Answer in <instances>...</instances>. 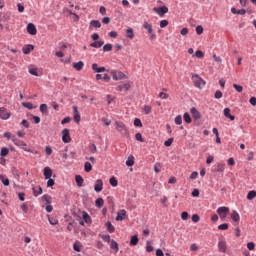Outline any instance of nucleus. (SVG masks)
<instances>
[{
  "mask_svg": "<svg viewBox=\"0 0 256 256\" xmlns=\"http://www.w3.org/2000/svg\"><path fill=\"white\" fill-rule=\"evenodd\" d=\"M84 170L86 171V173H90V171H93V166L90 162H85Z\"/></svg>",
  "mask_w": 256,
  "mask_h": 256,
  "instance_id": "37",
  "label": "nucleus"
},
{
  "mask_svg": "<svg viewBox=\"0 0 256 256\" xmlns=\"http://www.w3.org/2000/svg\"><path fill=\"white\" fill-rule=\"evenodd\" d=\"M110 249H113V251H115V253L119 252V244L117 243V241L111 240Z\"/></svg>",
  "mask_w": 256,
  "mask_h": 256,
  "instance_id": "26",
  "label": "nucleus"
},
{
  "mask_svg": "<svg viewBox=\"0 0 256 256\" xmlns=\"http://www.w3.org/2000/svg\"><path fill=\"white\" fill-rule=\"evenodd\" d=\"M82 219L84 223H91V216L85 211L82 212Z\"/></svg>",
  "mask_w": 256,
  "mask_h": 256,
  "instance_id": "29",
  "label": "nucleus"
},
{
  "mask_svg": "<svg viewBox=\"0 0 256 256\" xmlns=\"http://www.w3.org/2000/svg\"><path fill=\"white\" fill-rule=\"evenodd\" d=\"M143 28L146 29L148 35L153 33V25L149 24L148 22L143 23Z\"/></svg>",
  "mask_w": 256,
  "mask_h": 256,
  "instance_id": "25",
  "label": "nucleus"
},
{
  "mask_svg": "<svg viewBox=\"0 0 256 256\" xmlns=\"http://www.w3.org/2000/svg\"><path fill=\"white\" fill-rule=\"evenodd\" d=\"M153 11L159 15V17H165V14L169 13L167 6L154 7Z\"/></svg>",
  "mask_w": 256,
  "mask_h": 256,
  "instance_id": "5",
  "label": "nucleus"
},
{
  "mask_svg": "<svg viewBox=\"0 0 256 256\" xmlns=\"http://www.w3.org/2000/svg\"><path fill=\"white\" fill-rule=\"evenodd\" d=\"M127 217V211L125 209L118 211L116 221H123Z\"/></svg>",
  "mask_w": 256,
  "mask_h": 256,
  "instance_id": "14",
  "label": "nucleus"
},
{
  "mask_svg": "<svg viewBox=\"0 0 256 256\" xmlns=\"http://www.w3.org/2000/svg\"><path fill=\"white\" fill-rule=\"evenodd\" d=\"M62 141L63 143H71V135L69 129L65 128L62 130Z\"/></svg>",
  "mask_w": 256,
  "mask_h": 256,
  "instance_id": "6",
  "label": "nucleus"
},
{
  "mask_svg": "<svg viewBox=\"0 0 256 256\" xmlns=\"http://www.w3.org/2000/svg\"><path fill=\"white\" fill-rule=\"evenodd\" d=\"M48 221L50 225H59V220H57L56 218H51L48 216Z\"/></svg>",
  "mask_w": 256,
  "mask_h": 256,
  "instance_id": "49",
  "label": "nucleus"
},
{
  "mask_svg": "<svg viewBox=\"0 0 256 256\" xmlns=\"http://www.w3.org/2000/svg\"><path fill=\"white\" fill-rule=\"evenodd\" d=\"M111 76L114 81H121L123 79H127V75L125 73L118 70H111Z\"/></svg>",
  "mask_w": 256,
  "mask_h": 256,
  "instance_id": "2",
  "label": "nucleus"
},
{
  "mask_svg": "<svg viewBox=\"0 0 256 256\" xmlns=\"http://www.w3.org/2000/svg\"><path fill=\"white\" fill-rule=\"evenodd\" d=\"M0 181L3 183L5 187H9V180L5 178L3 175H0Z\"/></svg>",
  "mask_w": 256,
  "mask_h": 256,
  "instance_id": "40",
  "label": "nucleus"
},
{
  "mask_svg": "<svg viewBox=\"0 0 256 256\" xmlns=\"http://www.w3.org/2000/svg\"><path fill=\"white\" fill-rule=\"evenodd\" d=\"M190 113H191L193 119H195V121H198V119H201V112H199V111L197 110V108L192 107V108L190 109Z\"/></svg>",
  "mask_w": 256,
  "mask_h": 256,
  "instance_id": "9",
  "label": "nucleus"
},
{
  "mask_svg": "<svg viewBox=\"0 0 256 256\" xmlns=\"http://www.w3.org/2000/svg\"><path fill=\"white\" fill-rule=\"evenodd\" d=\"M135 139H136V141H139L140 143L145 142V140L143 139V135L139 132L135 134Z\"/></svg>",
  "mask_w": 256,
  "mask_h": 256,
  "instance_id": "44",
  "label": "nucleus"
},
{
  "mask_svg": "<svg viewBox=\"0 0 256 256\" xmlns=\"http://www.w3.org/2000/svg\"><path fill=\"white\" fill-rule=\"evenodd\" d=\"M29 73L30 75H34V77H39V72L37 71V68H30Z\"/></svg>",
  "mask_w": 256,
  "mask_h": 256,
  "instance_id": "50",
  "label": "nucleus"
},
{
  "mask_svg": "<svg viewBox=\"0 0 256 256\" xmlns=\"http://www.w3.org/2000/svg\"><path fill=\"white\" fill-rule=\"evenodd\" d=\"M224 117H226L227 119H230V121H235V116L231 115V109L229 108L224 109Z\"/></svg>",
  "mask_w": 256,
  "mask_h": 256,
  "instance_id": "21",
  "label": "nucleus"
},
{
  "mask_svg": "<svg viewBox=\"0 0 256 256\" xmlns=\"http://www.w3.org/2000/svg\"><path fill=\"white\" fill-rule=\"evenodd\" d=\"M9 117H11V114L9 112H7V109L5 108H0V119H4L7 120L9 119Z\"/></svg>",
  "mask_w": 256,
  "mask_h": 256,
  "instance_id": "12",
  "label": "nucleus"
},
{
  "mask_svg": "<svg viewBox=\"0 0 256 256\" xmlns=\"http://www.w3.org/2000/svg\"><path fill=\"white\" fill-rule=\"evenodd\" d=\"M40 112L43 115H47V113H49V108H48L47 104H41L40 105Z\"/></svg>",
  "mask_w": 256,
  "mask_h": 256,
  "instance_id": "32",
  "label": "nucleus"
},
{
  "mask_svg": "<svg viewBox=\"0 0 256 256\" xmlns=\"http://www.w3.org/2000/svg\"><path fill=\"white\" fill-rule=\"evenodd\" d=\"M72 67H74L76 71H83V67H85V63H83V61L74 62L72 64Z\"/></svg>",
  "mask_w": 256,
  "mask_h": 256,
  "instance_id": "16",
  "label": "nucleus"
},
{
  "mask_svg": "<svg viewBox=\"0 0 256 256\" xmlns=\"http://www.w3.org/2000/svg\"><path fill=\"white\" fill-rule=\"evenodd\" d=\"M233 88L238 92V93H243V86L239 84H233Z\"/></svg>",
  "mask_w": 256,
  "mask_h": 256,
  "instance_id": "53",
  "label": "nucleus"
},
{
  "mask_svg": "<svg viewBox=\"0 0 256 256\" xmlns=\"http://www.w3.org/2000/svg\"><path fill=\"white\" fill-rule=\"evenodd\" d=\"M193 83H194V86L197 87L198 89H203V87H205L206 85L205 80L199 77V75H195L193 77Z\"/></svg>",
  "mask_w": 256,
  "mask_h": 256,
  "instance_id": "3",
  "label": "nucleus"
},
{
  "mask_svg": "<svg viewBox=\"0 0 256 256\" xmlns=\"http://www.w3.org/2000/svg\"><path fill=\"white\" fill-rule=\"evenodd\" d=\"M183 118H184L185 123H191V121H192L191 116L187 112L184 113Z\"/></svg>",
  "mask_w": 256,
  "mask_h": 256,
  "instance_id": "52",
  "label": "nucleus"
},
{
  "mask_svg": "<svg viewBox=\"0 0 256 256\" xmlns=\"http://www.w3.org/2000/svg\"><path fill=\"white\" fill-rule=\"evenodd\" d=\"M175 123L176 125H181V123H183V117H181V115H178L175 117Z\"/></svg>",
  "mask_w": 256,
  "mask_h": 256,
  "instance_id": "55",
  "label": "nucleus"
},
{
  "mask_svg": "<svg viewBox=\"0 0 256 256\" xmlns=\"http://www.w3.org/2000/svg\"><path fill=\"white\" fill-rule=\"evenodd\" d=\"M33 49H35V46H33V44H28L22 48V52L24 55H29Z\"/></svg>",
  "mask_w": 256,
  "mask_h": 256,
  "instance_id": "15",
  "label": "nucleus"
},
{
  "mask_svg": "<svg viewBox=\"0 0 256 256\" xmlns=\"http://www.w3.org/2000/svg\"><path fill=\"white\" fill-rule=\"evenodd\" d=\"M22 105L26 109H30V110L33 109V103H31V102H23Z\"/></svg>",
  "mask_w": 256,
  "mask_h": 256,
  "instance_id": "56",
  "label": "nucleus"
},
{
  "mask_svg": "<svg viewBox=\"0 0 256 256\" xmlns=\"http://www.w3.org/2000/svg\"><path fill=\"white\" fill-rule=\"evenodd\" d=\"M131 89V83H124L116 87V91H129Z\"/></svg>",
  "mask_w": 256,
  "mask_h": 256,
  "instance_id": "11",
  "label": "nucleus"
},
{
  "mask_svg": "<svg viewBox=\"0 0 256 256\" xmlns=\"http://www.w3.org/2000/svg\"><path fill=\"white\" fill-rule=\"evenodd\" d=\"M75 181H76V185L78 186V187H83V176H81V175H76L75 176Z\"/></svg>",
  "mask_w": 256,
  "mask_h": 256,
  "instance_id": "28",
  "label": "nucleus"
},
{
  "mask_svg": "<svg viewBox=\"0 0 256 256\" xmlns=\"http://www.w3.org/2000/svg\"><path fill=\"white\" fill-rule=\"evenodd\" d=\"M44 177L45 179H51L53 177V170H51L49 167L44 168Z\"/></svg>",
  "mask_w": 256,
  "mask_h": 256,
  "instance_id": "23",
  "label": "nucleus"
},
{
  "mask_svg": "<svg viewBox=\"0 0 256 256\" xmlns=\"http://www.w3.org/2000/svg\"><path fill=\"white\" fill-rule=\"evenodd\" d=\"M231 219L235 223H239V221H241V216H239V212L234 210L231 214Z\"/></svg>",
  "mask_w": 256,
  "mask_h": 256,
  "instance_id": "22",
  "label": "nucleus"
},
{
  "mask_svg": "<svg viewBox=\"0 0 256 256\" xmlns=\"http://www.w3.org/2000/svg\"><path fill=\"white\" fill-rule=\"evenodd\" d=\"M27 33H29V35H37V27H35V24L29 23L27 25Z\"/></svg>",
  "mask_w": 256,
  "mask_h": 256,
  "instance_id": "10",
  "label": "nucleus"
},
{
  "mask_svg": "<svg viewBox=\"0 0 256 256\" xmlns=\"http://www.w3.org/2000/svg\"><path fill=\"white\" fill-rule=\"evenodd\" d=\"M103 205H105V201L103 200V198H97L95 201V206L98 209H102Z\"/></svg>",
  "mask_w": 256,
  "mask_h": 256,
  "instance_id": "27",
  "label": "nucleus"
},
{
  "mask_svg": "<svg viewBox=\"0 0 256 256\" xmlns=\"http://www.w3.org/2000/svg\"><path fill=\"white\" fill-rule=\"evenodd\" d=\"M215 171H216L217 173H223V171H225V164L219 163V164L216 166Z\"/></svg>",
  "mask_w": 256,
  "mask_h": 256,
  "instance_id": "36",
  "label": "nucleus"
},
{
  "mask_svg": "<svg viewBox=\"0 0 256 256\" xmlns=\"http://www.w3.org/2000/svg\"><path fill=\"white\" fill-rule=\"evenodd\" d=\"M181 219H182V221H187V219H189V213L188 212H182L181 213Z\"/></svg>",
  "mask_w": 256,
  "mask_h": 256,
  "instance_id": "60",
  "label": "nucleus"
},
{
  "mask_svg": "<svg viewBox=\"0 0 256 256\" xmlns=\"http://www.w3.org/2000/svg\"><path fill=\"white\" fill-rule=\"evenodd\" d=\"M73 112H74L75 123H80L81 122V114L79 113L77 106H73Z\"/></svg>",
  "mask_w": 256,
  "mask_h": 256,
  "instance_id": "13",
  "label": "nucleus"
},
{
  "mask_svg": "<svg viewBox=\"0 0 256 256\" xmlns=\"http://www.w3.org/2000/svg\"><path fill=\"white\" fill-rule=\"evenodd\" d=\"M12 141H13L14 145H16L17 147H27V143L23 142V140H19V139L13 137Z\"/></svg>",
  "mask_w": 256,
  "mask_h": 256,
  "instance_id": "19",
  "label": "nucleus"
},
{
  "mask_svg": "<svg viewBox=\"0 0 256 256\" xmlns=\"http://www.w3.org/2000/svg\"><path fill=\"white\" fill-rule=\"evenodd\" d=\"M216 213L219 215L220 219H226L227 215H229V207H226V206L219 207L216 210Z\"/></svg>",
  "mask_w": 256,
  "mask_h": 256,
  "instance_id": "4",
  "label": "nucleus"
},
{
  "mask_svg": "<svg viewBox=\"0 0 256 256\" xmlns=\"http://www.w3.org/2000/svg\"><path fill=\"white\" fill-rule=\"evenodd\" d=\"M42 201H45L47 205H51V196L45 194L42 196Z\"/></svg>",
  "mask_w": 256,
  "mask_h": 256,
  "instance_id": "41",
  "label": "nucleus"
},
{
  "mask_svg": "<svg viewBox=\"0 0 256 256\" xmlns=\"http://www.w3.org/2000/svg\"><path fill=\"white\" fill-rule=\"evenodd\" d=\"M167 25H169V21L168 20H161L160 21L161 29H165V27H167Z\"/></svg>",
  "mask_w": 256,
  "mask_h": 256,
  "instance_id": "59",
  "label": "nucleus"
},
{
  "mask_svg": "<svg viewBox=\"0 0 256 256\" xmlns=\"http://www.w3.org/2000/svg\"><path fill=\"white\" fill-rule=\"evenodd\" d=\"M115 125L118 133H121V135H123L124 137L129 135V129L127 128L125 123L116 121Z\"/></svg>",
  "mask_w": 256,
  "mask_h": 256,
  "instance_id": "1",
  "label": "nucleus"
},
{
  "mask_svg": "<svg viewBox=\"0 0 256 256\" xmlns=\"http://www.w3.org/2000/svg\"><path fill=\"white\" fill-rule=\"evenodd\" d=\"M256 197V191L255 190H251L248 192L247 194V199L248 201H253V199H255Z\"/></svg>",
  "mask_w": 256,
  "mask_h": 256,
  "instance_id": "35",
  "label": "nucleus"
},
{
  "mask_svg": "<svg viewBox=\"0 0 256 256\" xmlns=\"http://www.w3.org/2000/svg\"><path fill=\"white\" fill-rule=\"evenodd\" d=\"M138 243H139V237L137 235L132 236L130 239V245L132 247H135V245H137Z\"/></svg>",
  "mask_w": 256,
  "mask_h": 256,
  "instance_id": "30",
  "label": "nucleus"
},
{
  "mask_svg": "<svg viewBox=\"0 0 256 256\" xmlns=\"http://www.w3.org/2000/svg\"><path fill=\"white\" fill-rule=\"evenodd\" d=\"M1 157H7L9 155V149L7 147H3L0 152Z\"/></svg>",
  "mask_w": 256,
  "mask_h": 256,
  "instance_id": "39",
  "label": "nucleus"
},
{
  "mask_svg": "<svg viewBox=\"0 0 256 256\" xmlns=\"http://www.w3.org/2000/svg\"><path fill=\"white\" fill-rule=\"evenodd\" d=\"M126 38L130 40L135 39V30L133 28L126 29Z\"/></svg>",
  "mask_w": 256,
  "mask_h": 256,
  "instance_id": "18",
  "label": "nucleus"
},
{
  "mask_svg": "<svg viewBox=\"0 0 256 256\" xmlns=\"http://www.w3.org/2000/svg\"><path fill=\"white\" fill-rule=\"evenodd\" d=\"M146 243H147L146 251L148 253H152V251H154L155 248L153 246H151V241L148 240Z\"/></svg>",
  "mask_w": 256,
  "mask_h": 256,
  "instance_id": "47",
  "label": "nucleus"
},
{
  "mask_svg": "<svg viewBox=\"0 0 256 256\" xmlns=\"http://www.w3.org/2000/svg\"><path fill=\"white\" fill-rule=\"evenodd\" d=\"M151 111H152L151 106H149V105L144 106L143 112L145 113V115H151Z\"/></svg>",
  "mask_w": 256,
  "mask_h": 256,
  "instance_id": "42",
  "label": "nucleus"
},
{
  "mask_svg": "<svg viewBox=\"0 0 256 256\" xmlns=\"http://www.w3.org/2000/svg\"><path fill=\"white\" fill-rule=\"evenodd\" d=\"M215 99H221V97H223V92H221L220 90H217L214 94Z\"/></svg>",
  "mask_w": 256,
  "mask_h": 256,
  "instance_id": "62",
  "label": "nucleus"
},
{
  "mask_svg": "<svg viewBox=\"0 0 256 256\" xmlns=\"http://www.w3.org/2000/svg\"><path fill=\"white\" fill-rule=\"evenodd\" d=\"M94 191H96V193H101V191H103V180H96V183L94 185Z\"/></svg>",
  "mask_w": 256,
  "mask_h": 256,
  "instance_id": "8",
  "label": "nucleus"
},
{
  "mask_svg": "<svg viewBox=\"0 0 256 256\" xmlns=\"http://www.w3.org/2000/svg\"><path fill=\"white\" fill-rule=\"evenodd\" d=\"M195 57H197L198 59H203V57H205V54L203 53V51L197 50L195 52Z\"/></svg>",
  "mask_w": 256,
  "mask_h": 256,
  "instance_id": "54",
  "label": "nucleus"
},
{
  "mask_svg": "<svg viewBox=\"0 0 256 256\" xmlns=\"http://www.w3.org/2000/svg\"><path fill=\"white\" fill-rule=\"evenodd\" d=\"M192 221L193 223H199V221H201V217H199L198 214H194L192 215Z\"/></svg>",
  "mask_w": 256,
  "mask_h": 256,
  "instance_id": "57",
  "label": "nucleus"
},
{
  "mask_svg": "<svg viewBox=\"0 0 256 256\" xmlns=\"http://www.w3.org/2000/svg\"><path fill=\"white\" fill-rule=\"evenodd\" d=\"M196 33H197V35H203V26L198 25L196 27Z\"/></svg>",
  "mask_w": 256,
  "mask_h": 256,
  "instance_id": "61",
  "label": "nucleus"
},
{
  "mask_svg": "<svg viewBox=\"0 0 256 256\" xmlns=\"http://www.w3.org/2000/svg\"><path fill=\"white\" fill-rule=\"evenodd\" d=\"M92 69L96 73H103V72L107 71V69L105 67H99V65H97V63L92 64Z\"/></svg>",
  "mask_w": 256,
  "mask_h": 256,
  "instance_id": "20",
  "label": "nucleus"
},
{
  "mask_svg": "<svg viewBox=\"0 0 256 256\" xmlns=\"http://www.w3.org/2000/svg\"><path fill=\"white\" fill-rule=\"evenodd\" d=\"M231 13H233V15H245V13H247V10L245 9L237 10L235 7H232Z\"/></svg>",
  "mask_w": 256,
  "mask_h": 256,
  "instance_id": "24",
  "label": "nucleus"
},
{
  "mask_svg": "<svg viewBox=\"0 0 256 256\" xmlns=\"http://www.w3.org/2000/svg\"><path fill=\"white\" fill-rule=\"evenodd\" d=\"M104 53H107V51H113V45L112 44H106L103 46Z\"/></svg>",
  "mask_w": 256,
  "mask_h": 256,
  "instance_id": "45",
  "label": "nucleus"
},
{
  "mask_svg": "<svg viewBox=\"0 0 256 256\" xmlns=\"http://www.w3.org/2000/svg\"><path fill=\"white\" fill-rule=\"evenodd\" d=\"M105 226L107 227V231L108 233H115V226H113V224H111V222H106Z\"/></svg>",
  "mask_w": 256,
  "mask_h": 256,
  "instance_id": "31",
  "label": "nucleus"
},
{
  "mask_svg": "<svg viewBox=\"0 0 256 256\" xmlns=\"http://www.w3.org/2000/svg\"><path fill=\"white\" fill-rule=\"evenodd\" d=\"M110 185H112V187H117V185H119V182L117 181V179L115 177H111L109 180Z\"/></svg>",
  "mask_w": 256,
  "mask_h": 256,
  "instance_id": "43",
  "label": "nucleus"
},
{
  "mask_svg": "<svg viewBox=\"0 0 256 256\" xmlns=\"http://www.w3.org/2000/svg\"><path fill=\"white\" fill-rule=\"evenodd\" d=\"M218 229H219L220 231H227V229H229V224H227V223L220 224V225L218 226Z\"/></svg>",
  "mask_w": 256,
  "mask_h": 256,
  "instance_id": "46",
  "label": "nucleus"
},
{
  "mask_svg": "<svg viewBox=\"0 0 256 256\" xmlns=\"http://www.w3.org/2000/svg\"><path fill=\"white\" fill-rule=\"evenodd\" d=\"M47 180V187H53V185H55V180L51 178H48Z\"/></svg>",
  "mask_w": 256,
  "mask_h": 256,
  "instance_id": "63",
  "label": "nucleus"
},
{
  "mask_svg": "<svg viewBox=\"0 0 256 256\" xmlns=\"http://www.w3.org/2000/svg\"><path fill=\"white\" fill-rule=\"evenodd\" d=\"M127 167H133L135 165V157L129 156L127 161H126Z\"/></svg>",
  "mask_w": 256,
  "mask_h": 256,
  "instance_id": "33",
  "label": "nucleus"
},
{
  "mask_svg": "<svg viewBox=\"0 0 256 256\" xmlns=\"http://www.w3.org/2000/svg\"><path fill=\"white\" fill-rule=\"evenodd\" d=\"M103 45H105V41L103 40H99V41H95L93 43L90 44V47H94V49H101V47H103Z\"/></svg>",
  "mask_w": 256,
  "mask_h": 256,
  "instance_id": "17",
  "label": "nucleus"
},
{
  "mask_svg": "<svg viewBox=\"0 0 256 256\" xmlns=\"http://www.w3.org/2000/svg\"><path fill=\"white\" fill-rule=\"evenodd\" d=\"M101 239H103L105 243H111V236L109 234L102 235Z\"/></svg>",
  "mask_w": 256,
  "mask_h": 256,
  "instance_id": "51",
  "label": "nucleus"
},
{
  "mask_svg": "<svg viewBox=\"0 0 256 256\" xmlns=\"http://www.w3.org/2000/svg\"><path fill=\"white\" fill-rule=\"evenodd\" d=\"M173 141H174L173 138H169L168 140H166L164 142L165 147H171V145H173Z\"/></svg>",
  "mask_w": 256,
  "mask_h": 256,
  "instance_id": "58",
  "label": "nucleus"
},
{
  "mask_svg": "<svg viewBox=\"0 0 256 256\" xmlns=\"http://www.w3.org/2000/svg\"><path fill=\"white\" fill-rule=\"evenodd\" d=\"M34 197H39V195H43V188L41 186L38 187V190L33 188Z\"/></svg>",
  "mask_w": 256,
  "mask_h": 256,
  "instance_id": "34",
  "label": "nucleus"
},
{
  "mask_svg": "<svg viewBox=\"0 0 256 256\" xmlns=\"http://www.w3.org/2000/svg\"><path fill=\"white\" fill-rule=\"evenodd\" d=\"M218 251L220 253H227V242L225 240H219Z\"/></svg>",
  "mask_w": 256,
  "mask_h": 256,
  "instance_id": "7",
  "label": "nucleus"
},
{
  "mask_svg": "<svg viewBox=\"0 0 256 256\" xmlns=\"http://www.w3.org/2000/svg\"><path fill=\"white\" fill-rule=\"evenodd\" d=\"M90 25H92V27H95L96 29L101 28V22L99 20H91Z\"/></svg>",
  "mask_w": 256,
  "mask_h": 256,
  "instance_id": "38",
  "label": "nucleus"
},
{
  "mask_svg": "<svg viewBox=\"0 0 256 256\" xmlns=\"http://www.w3.org/2000/svg\"><path fill=\"white\" fill-rule=\"evenodd\" d=\"M134 127H143V122H141V119L139 118L134 119Z\"/></svg>",
  "mask_w": 256,
  "mask_h": 256,
  "instance_id": "48",
  "label": "nucleus"
},
{
  "mask_svg": "<svg viewBox=\"0 0 256 256\" xmlns=\"http://www.w3.org/2000/svg\"><path fill=\"white\" fill-rule=\"evenodd\" d=\"M192 197H199V189L195 188L192 193H191Z\"/></svg>",
  "mask_w": 256,
  "mask_h": 256,
  "instance_id": "64",
  "label": "nucleus"
}]
</instances>
